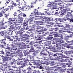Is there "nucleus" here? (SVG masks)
I'll use <instances>...</instances> for the list:
<instances>
[{"label":"nucleus","instance_id":"nucleus-1","mask_svg":"<svg viewBox=\"0 0 73 73\" xmlns=\"http://www.w3.org/2000/svg\"><path fill=\"white\" fill-rule=\"evenodd\" d=\"M55 37H61V38H62L63 37H64V38H63V39L64 40H66V37H72V35L70 34V36H68L67 35L65 34L64 35H63L62 34H55Z\"/></svg>","mask_w":73,"mask_h":73},{"label":"nucleus","instance_id":"nucleus-2","mask_svg":"<svg viewBox=\"0 0 73 73\" xmlns=\"http://www.w3.org/2000/svg\"><path fill=\"white\" fill-rule=\"evenodd\" d=\"M50 4H52L51 5L50 4H48V5H50L49 6V7H52L51 8L52 9H57V6L56 5H54V4H56L57 5H60V6H61V3H56L54 2H50Z\"/></svg>","mask_w":73,"mask_h":73},{"label":"nucleus","instance_id":"nucleus-3","mask_svg":"<svg viewBox=\"0 0 73 73\" xmlns=\"http://www.w3.org/2000/svg\"><path fill=\"white\" fill-rule=\"evenodd\" d=\"M35 12L34 11L32 12L31 14V15H30V18L29 20L28 19H27V22H29H29H32L33 21V18H35V17H38V16L36 15H35V13H34Z\"/></svg>","mask_w":73,"mask_h":73},{"label":"nucleus","instance_id":"nucleus-4","mask_svg":"<svg viewBox=\"0 0 73 73\" xmlns=\"http://www.w3.org/2000/svg\"><path fill=\"white\" fill-rule=\"evenodd\" d=\"M60 9L61 10V11L59 12V13L61 15H65V13H66L67 11H69L70 10V9H64L62 7H60Z\"/></svg>","mask_w":73,"mask_h":73},{"label":"nucleus","instance_id":"nucleus-5","mask_svg":"<svg viewBox=\"0 0 73 73\" xmlns=\"http://www.w3.org/2000/svg\"><path fill=\"white\" fill-rule=\"evenodd\" d=\"M25 63L23 62V61H21L20 62L18 61L17 64L18 65H22L21 67L22 68H24L25 65H26V64H27L28 62H29V60L28 59H25Z\"/></svg>","mask_w":73,"mask_h":73},{"label":"nucleus","instance_id":"nucleus-6","mask_svg":"<svg viewBox=\"0 0 73 73\" xmlns=\"http://www.w3.org/2000/svg\"><path fill=\"white\" fill-rule=\"evenodd\" d=\"M32 61H34V64H35L36 65L39 66L41 65V64H45L44 63H42L40 62V60H35L34 59Z\"/></svg>","mask_w":73,"mask_h":73},{"label":"nucleus","instance_id":"nucleus-7","mask_svg":"<svg viewBox=\"0 0 73 73\" xmlns=\"http://www.w3.org/2000/svg\"><path fill=\"white\" fill-rule=\"evenodd\" d=\"M22 9H23L25 11H29L31 10V7L29 5H25L22 7Z\"/></svg>","mask_w":73,"mask_h":73},{"label":"nucleus","instance_id":"nucleus-8","mask_svg":"<svg viewBox=\"0 0 73 73\" xmlns=\"http://www.w3.org/2000/svg\"><path fill=\"white\" fill-rule=\"evenodd\" d=\"M45 69L46 70H53L54 71H57V67L56 66H53L51 67H49L48 66L45 67Z\"/></svg>","mask_w":73,"mask_h":73},{"label":"nucleus","instance_id":"nucleus-9","mask_svg":"<svg viewBox=\"0 0 73 73\" xmlns=\"http://www.w3.org/2000/svg\"><path fill=\"white\" fill-rule=\"evenodd\" d=\"M52 20H53V18H48L47 19H45V20L42 19L40 21H38V23H44V22H42L45 21V22H46L47 21H52Z\"/></svg>","mask_w":73,"mask_h":73},{"label":"nucleus","instance_id":"nucleus-10","mask_svg":"<svg viewBox=\"0 0 73 73\" xmlns=\"http://www.w3.org/2000/svg\"><path fill=\"white\" fill-rule=\"evenodd\" d=\"M68 13H69V14H67L66 16L65 17H66V19H63V20H64V21H66V20H68L69 19V18L68 17H70V16L72 15V14H71V12H67Z\"/></svg>","mask_w":73,"mask_h":73},{"label":"nucleus","instance_id":"nucleus-11","mask_svg":"<svg viewBox=\"0 0 73 73\" xmlns=\"http://www.w3.org/2000/svg\"><path fill=\"white\" fill-rule=\"evenodd\" d=\"M5 49H11V51L12 52H14L15 53H18L19 52V50H17V48L16 49H11V48L8 47V48H6Z\"/></svg>","mask_w":73,"mask_h":73},{"label":"nucleus","instance_id":"nucleus-12","mask_svg":"<svg viewBox=\"0 0 73 73\" xmlns=\"http://www.w3.org/2000/svg\"><path fill=\"white\" fill-rule=\"evenodd\" d=\"M34 11H34V12L35 13V14H34V15H41V16H42V15H44V13H38V12L37 11H36V9L34 10Z\"/></svg>","mask_w":73,"mask_h":73},{"label":"nucleus","instance_id":"nucleus-13","mask_svg":"<svg viewBox=\"0 0 73 73\" xmlns=\"http://www.w3.org/2000/svg\"><path fill=\"white\" fill-rule=\"evenodd\" d=\"M24 31V29H21L20 31L18 32V33L19 34L20 36V37H22V36L23 35V31Z\"/></svg>","mask_w":73,"mask_h":73},{"label":"nucleus","instance_id":"nucleus-14","mask_svg":"<svg viewBox=\"0 0 73 73\" xmlns=\"http://www.w3.org/2000/svg\"><path fill=\"white\" fill-rule=\"evenodd\" d=\"M64 41H63L62 40H61L60 42H58V45H56V46L57 47H58V46H61L62 45L61 44V43H65L66 44V43L64 42Z\"/></svg>","mask_w":73,"mask_h":73},{"label":"nucleus","instance_id":"nucleus-15","mask_svg":"<svg viewBox=\"0 0 73 73\" xmlns=\"http://www.w3.org/2000/svg\"><path fill=\"white\" fill-rule=\"evenodd\" d=\"M5 52H6L5 53V56H12V53H11L9 52L7 50H5Z\"/></svg>","mask_w":73,"mask_h":73},{"label":"nucleus","instance_id":"nucleus-16","mask_svg":"<svg viewBox=\"0 0 73 73\" xmlns=\"http://www.w3.org/2000/svg\"><path fill=\"white\" fill-rule=\"evenodd\" d=\"M57 29H58L57 28L55 29H52L51 30H49V31H51V32H52V33H55L57 32Z\"/></svg>","mask_w":73,"mask_h":73},{"label":"nucleus","instance_id":"nucleus-17","mask_svg":"<svg viewBox=\"0 0 73 73\" xmlns=\"http://www.w3.org/2000/svg\"><path fill=\"white\" fill-rule=\"evenodd\" d=\"M47 31V29L46 28H44L43 29H42L39 31H38V32H39V34H42V35L44 33L43 31Z\"/></svg>","mask_w":73,"mask_h":73},{"label":"nucleus","instance_id":"nucleus-18","mask_svg":"<svg viewBox=\"0 0 73 73\" xmlns=\"http://www.w3.org/2000/svg\"><path fill=\"white\" fill-rule=\"evenodd\" d=\"M9 20H10V21H15V22H14L15 23H20V22H17V21L16 22V19L15 18H10L9 19Z\"/></svg>","mask_w":73,"mask_h":73},{"label":"nucleus","instance_id":"nucleus-19","mask_svg":"<svg viewBox=\"0 0 73 73\" xmlns=\"http://www.w3.org/2000/svg\"><path fill=\"white\" fill-rule=\"evenodd\" d=\"M22 45V46H25V44L23 42H22L21 43H19L18 45V48L19 49H21V46Z\"/></svg>","mask_w":73,"mask_h":73},{"label":"nucleus","instance_id":"nucleus-20","mask_svg":"<svg viewBox=\"0 0 73 73\" xmlns=\"http://www.w3.org/2000/svg\"><path fill=\"white\" fill-rule=\"evenodd\" d=\"M13 38L14 39H15V40H14V41H15V42H17V41H18V40H19V38H18V36H17V35L13 36Z\"/></svg>","mask_w":73,"mask_h":73},{"label":"nucleus","instance_id":"nucleus-21","mask_svg":"<svg viewBox=\"0 0 73 73\" xmlns=\"http://www.w3.org/2000/svg\"><path fill=\"white\" fill-rule=\"evenodd\" d=\"M58 55H60L59 56V57H61V58H66V56L64 55H63L62 54H61V53H56Z\"/></svg>","mask_w":73,"mask_h":73},{"label":"nucleus","instance_id":"nucleus-22","mask_svg":"<svg viewBox=\"0 0 73 73\" xmlns=\"http://www.w3.org/2000/svg\"><path fill=\"white\" fill-rule=\"evenodd\" d=\"M44 23H47V24H50V25L47 26L46 27L48 28H49V27H50L51 25H53V24L54 23H52V22H48L47 21L46 22H44Z\"/></svg>","mask_w":73,"mask_h":73},{"label":"nucleus","instance_id":"nucleus-23","mask_svg":"<svg viewBox=\"0 0 73 73\" xmlns=\"http://www.w3.org/2000/svg\"><path fill=\"white\" fill-rule=\"evenodd\" d=\"M5 41H6V38H5L1 40H0V42L3 43V44H4V45H5V44H6V43H5Z\"/></svg>","mask_w":73,"mask_h":73},{"label":"nucleus","instance_id":"nucleus-24","mask_svg":"<svg viewBox=\"0 0 73 73\" xmlns=\"http://www.w3.org/2000/svg\"><path fill=\"white\" fill-rule=\"evenodd\" d=\"M59 59H60V60H59L58 61H60V62H66V59H63L62 58H59Z\"/></svg>","mask_w":73,"mask_h":73},{"label":"nucleus","instance_id":"nucleus-25","mask_svg":"<svg viewBox=\"0 0 73 73\" xmlns=\"http://www.w3.org/2000/svg\"><path fill=\"white\" fill-rule=\"evenodd\" d=\"M31 48L30 50V52H36L35 50H34V48L33 46L32 45H31L30 46Z\"/></svg>","mask_w":73,"mask_h":73},{"label":"nucleus","instance_id":"nucleus-26","mask_svg":"<svg viewBox=\"0 0 73 73\" xmlns=\"http://www.w3.org/2000/svg\"><path fill=\"white\" fill-rule=\"evenodd\" d=\"M38 37V38H34V39H35V40H41V39H42V38L43 37V36H40L39 35H37Z\"/></svg>","mask_w":73,"mask_h":73},{"label":"nucleus","instance_id":"nucleus-27","mask_svg":"<svg viewBox=\"0 0 73 73\" xmlns=\"http://www.w3.org/2000/svg\"><path fill=\"white\" fill-rule=\"evenodd\" d=\"M66 28H67V29H70V30H68V31H70L72 29L70 27H69L70 25H69L68 24H66L65 25Z\"/></svg>","mask_w":73,"mask_h":73},{"label":"nucleus","instance_id":"nucleus-28","mask_svg":"<svg viewBox=\"0 0 73 73\" xmlns=\"http://www.w3.org/2000/svg\"><path fill=\"white\" fill-rule=\"evenodd\" d=\"M4 21V19H0V23H1V25H4V24L7 23V22H3Z\"/></svg>","mask_w":73,"mask_h":73},{"label":"nucleus","instance_id":"nucleus-29","mask_svg":"<svg viewBox=\"0 0 73 73\" xmlns=\"http://www.w3.org/2000/svg\"><path fill=\"white\" fill-rule=\"evenodd\" d=\"M60 30H59V32H62V31H68V30H70V29H66L65 27H63L60 29Z\"/></svg>","mask_w":73,"mask_h":73},{"label":"nucleus","instance_id":"nucleus-30","mask_svg":"<svg viewBox=\"0 0 73 73\" xmlns=\"http://www.w3.org/2000/svg\"><path fill=\"white\" fill-rule=\"evenodd\" d=\"M14 29V27H13V26L11 25L10 26V27L8 29L9 31H13V29Z\"/></svg>","mask_w":73,"mask_h":73},{"label":"nucleus","instance_id":"nucleus-31","mask_svg":"<svg viewBox=\"0 0 73 73\" xmlns=\"http://www.w3.org/2000/svg\"><path fill=\"white\" fill-rule=\"evenodd\" d=\"M0 9H1V11H2L3 13H5V9H4V7L2 8L0 7Z\"/></svg>","mask_w":73,"mask_h":73},{"label":"nucleus","instance_id":"nucleus-32","mask_svg":"<svg viewBox=\"0 0 73 73\" xmlns=\"http://www.w3.org/2000/svg\"><path fill=\"white\" fill-rule=\"evenodd\" d=\"M27 69L28 71L27 73H31V72H32V69H31V68L30 67H29L27 68Z\"/></svg>","mask_w":73,"mask_h":73},{"label":"nucleus","instance_id":"nucleus-33","mask_svg":"<svg viewBox=\"0 0 73 73\" xmlns=\"http://www.w3.org/2000/svg\"><path fill=\"white\" fill-rule=\"evenodd\" d=\"M53 38V37L52 36H48L47 37L45 38L46 40H51V39Z\"/></svg>","mask_w":73,"mask_h":73},{"label":"nucleus","instance_id":"nucleus-34","mask_svg":"<svg viewBox=\"0 0 73 73\" xmlns=\"http://www.w3.org/2000/svg\"><path fill=\"white\" fill-rule=\"evenodd\" d=\"M28 21H27V22H24V23L23 24V25L24 26H27V25H28Z\"/></svg>","mask_w":73,"mask_h":73},{"label":"nucleus","instance_id":"nucleus-35","mask_svg":"<svg viewBox=\"0 0 73 73\" xmlns=\"http://www.w3.org/2000/svg\"><path fill=\"white\" fill-rule=\"evenodd\" d=\"M9 58H10V57L8 56H5L4 58V60L6 61H7L8 60V59H9Z\"/></svg>","mask_w":73,"mask_h":73},{"label":"nucleus","instance_id":"nucleus-36","mask_svg":"<svg viewBox=\"0 0 73 73\" xmlns=\"http://www.w3.org/2000/svg\"><path fill=\"white\" fill-rule=\"evenodd\" d=\"M27 57H28V58H29L30 59H31L32 60H33L34 58V57L33 56H31L30 55H28Z\"/></svg>","mask_w":73,"mask_h":73},{"label":"nucleus","instance_id":"nucleus-37","mask_svg":"<svg viewBox=\"0 0 73 73\" xmlns=\"http://www.w3.org/2000/svg\"><path fill=\"white\" fill-rule=\"evenodd\" d=\"M21 28V27L19 26H16V30H17V31H19L20 29V28Z\"/></svg>","mask_w":73,"mask_h":73},{"label":"nucleus","instance_id":"nucleus-38","mask_svg":"<svg viewBox=\"0 0 73 73\" xmlns=\"http://www.w3.org/2000/svg\"><path fill=\"white\" fill-rule=\"evenodd\" d=\"M67 72L68 73H73V69L69 70H68L67 71Z\"/></svg>","mask_w":73,"mask_h":73},{"label":"nucleus","instance_id":"nucleus-39","mask_svg":"<svg viewBox=\"0 0 73 73\" xmlns=\"http://www.w3.org/2000/svg\"><path fill=\"white\" fill-rule=\"evenodd\" d=\"M13 31H11L9 30V34H8V35H10V36H12V35H13Z\"/></svg>","mask_w":73,"mask_h":73},{"label":"nucleus","instance_id":"nucleus-40","mask_svg":"<svg viewBox=\"0 0 73 73\" xmlns=\"http://www.w3.org/2000/svg\"><path fill=\"white\" fill-rule=\"evenodd\" d=\"M5 31H2L0 33V35L3 36L5 34Z\"/></svg>","mask_w":73,"mask_h":73},{"label":"nucleus","instance_id":"nucleus-41","mask_svg":"<svg viewBox=\"0 0 73 73\" xmlns=\"http://www.w3.org/2000/svg\"><path fill=\"white\" fill-rule=\"evenodd\" d=\"M12 5H13V6L14 5L15 7H17V5L16 4V3H12Z\"/></svg>","mask_w":73,"mask_h":73},{"label":"nucleus","instance_id":"nucleus-42","mask_svg":"<svg viewBox=\"0 0 73 73\" xmlns=\"http://www.w3.org/2000/svg\"><path fill=\"white\" fill-rule=\"evenodd\" d=\"M64 1L65 2H67V3H69V2H73V0H64Z\"/></svg>","mask_w":73,"mask_h":73},{"label":"nucleus","instance_id":"nucleus-43","mask_svg":"<svg viewBox=\"0 0 73 73\" xmlns=\"http://www.w3.org/2000/svg\"><path fill=\"white\" fill-rule=\"evenodd\" d=\"M8 16H9V14H5V17L7 19H8Z\"/></svg>","mask_w":73,"mask_h":73},{"label":"nucleus","instance_id":"nucleus-44","mask_svg":"<svg viewBox=\"0 0 73 73\" xmlns=\"http://www.w3.org/2000/svg\"><path fill=\"white\" fill-rule=\"evenodd\" d=\"M60 21V22H62L63 21V19H61V18H59L58 19V21Z\"/></svg>","mask_w":73,"mask_h":73},{"label":"nucleus","instance_id":"nucleus-45","mask_svg":"<svg viewBox=\"0 0 73 73\" xmlns=\"http://www.w3.org/2000/svg\"><path fill=\"white\" fill-rule=\"evenodd\" d=\"M5 33H7V35H8V34H9V30H8L7 31H5Z\"/></svg>","mask_w":73,"mask_h":73},{"label":"nucleus","instance_id":"nucleus-46","mask_svg":"<svg viewBox=\"0 0 73 73\" xmlns=\"http://www.w3.org/2000/svg\"><path fill=\"white\" fill-rule=\"evenodd\" d=\"M65 47L66 48H70V46L66 44V46Z\"/></svg>","mask_w":73,"mask_h":73},{"label":"nucleus","instance_id":"nucleus-47","mask_svg":"<svg viewBox=\"0 0 73 73\" xmlns=\"http://www.w3.org/2000/svg\"><path fill=\"white\" fill-rule=\"evenodd\" d=\"M24 54H26L25 55V56H26V54H27V51H26L25 50H24Z\"/></svg>","mask_w":73,"mask_h":73},{"label":"nucleus","instance_id":"nucleus-48","mask_svg":"<svg viewBox=\"0 0 73 73\" xmlns=\"http://www.w3.org/2000/svg\"><path fill=\"white\" fill-rule=\"evenodd\" d=\"M14 7V6H13V5H12V6H10V9H13Z\"/></svg>","mask_w":73,"mask_h":73},{"label":"nucleus","instance_id":"nucleus-49","mask_svg":"<svg viewBox=\"0 0 73 73\" xmlns=\"http://www.w3.org/2000/svg\"><path fill=\"white\" fill-rule=\"evenodd\" d=\"M34 3L35 4L36 3V2L32 3L31 5V8H33V7H34V6H33V5H32L33 4H34Z\"/></svg>","mask_w":73,"mask_h":73},{"label":"nucleus","instance_id":"nucleus-50","mask_svg":"<svg viewBox=\"0 0 73 73\" xmlns=\"http://www.w3.org/2000/svg\"><path fill=\"white\" fill-rule=\"evenodd\" d=\"M55 65H56V66H59V65H60V64H59V63H55Z\"/></svg>","mask_w":73,"mask_h":73},{"label":"nucleus","instance_id":"nucleus-51","mask_svg":"<svg viewBox=\"0 0 73 73\" xmlns=\"http://www.w3.org/2000/svg\"><path fill=\"white\" fill-rule=\"evenodd\" d=\"M12 24V22L10 21L8 22V24L9 25H11Z\"/></svg>","mask_w":73,"mask_h":73},{"label":"nucleus","instance_id":"nucleus-52","mask_svg":"<svg viewBox=\"0 0 73 73\" xmlns=\"http://www.w3.org/2000/svg\"><path fill=\"white\" fill-rule=\"evenodd\" d=\"M48 59H49L50 60H53V58H52V56H50L49 58H48Z\"/></svg>","mask_w":73,"mask_h":73},{"label":"nucleus","instance_id":"nucleus-53","mask_svg":"<svg viewBox=\"0 0 73 73\" xmlns=\"http://www.w3.org/2000/svg\"><path fill=\"white\" fill-rule=\"evenodd\" d=\"M22 4V3H21L18 2V5H21V4Z\"/></svg>","mask_w":73,"mask_h":73},{"label":"nucleus","instance_id":"nucleus-54","mask_svg":"<svg viewBox=\"0 0 73 73\" xmlns=\"http://www.w3.org/2000/svg\"><path fill=\"white\" fill-rule=\"evenodd\" d=\"M9 70H11V73H13V69L11 68L10 69H9Z\"/></svg>","mask_w":73,"mask_h":73},{"label":"nucleus","instance_id":"nucleus-55","mask_svg":"<svg viewBox=\"0 0 73 73\" xmlns=\"http://www.w3.org/2000/svg\"><path fill=\"white\" fill-rule=\"evenodd\" d=\"M36 26H35V25H32V28H34V29H35L36 28Z\"/></svg>","mask_w":73,"mask_h":73},{"label":"nucleus","instance_id":"nucleus-56","mask_svg":"<svg viewBox=\"0 0 73 73\" xmlns=\"http://www.w3.org/2000/svg\"><path fill=\"white\" fill-rule=\"evenodd\" d=\"M4 37H5V38H7V34H5L4 35Z\"/></svg>","mask_w":73,"mask_h":73},{"label":"nucleus","instance_id":"nucleus-57","mask_svg":"<svg viewBox=\"0 0 73 73\" xmlns=\"http://www.w3.org/2000/svg\"><path fill=\"white\" fill-rule=\"evenodd\" d=\"M69 21H70L71 23H73V19H68Z\"/></svg>","mask_w":73,"mask_h":73},{"label":"nucleus","instance_id":"nucleus-58","mask_svg":"<svg viewBox=\"0 0 73 73\" xmlns=\"http://www.w3.org/2000/svg\"><path fill=\"white\" fill-rule=\"evenodd\" d=\"M23 17H20V21H23Z\"/></svg>","mask_w":73,"mask_h":73},{"label":"nucleus","instance_id":"nucleus-59","mask_svg":"<svg viewBox=\"0 0 73 73\" xmlns=\"http://www.w3.org/2000/svg\"><path fill=\"white\" fill-rule=\"evenodd\" d=\"M23 17H27V15L23 13Z\"/></svg>","mask_w":73,"mask_h":73},{"label":"nucleus","instance_id":"nucleus-60","mask_svg":"<svg viewBox=\"0 0 73 73\" xmlns=\"http://www.w3.org/2000/svg\"><path fill=\"white\" fill-rule=\"evenodd\" d=\"M16 14H17V13H16V12H15L13 14V15L14 16H16L17 15Z\"/></svg>","mask_w":73,"mask_h":73},{"label":"nucleus","instance_id":"nucleus-61","mask_svg":"<svg viewBox=\"0 0 73 73\" xmlns=\"http://www.w3.org/2000/svg\"><path fill=\"white\" fill-rule=\"evenodd\" d=\"M23 3L24 5H26V4H27V3L26 2H25V1H24V0L23 1Z\"/></svg>","mask_w":73,"mask_h":73},{"label":"nucleus","instance_id":"nucleus-62","mask_svg":"<svg viewBox=\"0 0 73 73\" xmlns=\"http://www.w3.org/2000/svg\"><path fill=\"white\" fill-rule=\"evenodd\" d=\"M61 0H55L54 1L55 2H58V1H61Z\"/></svg>","mask_w":73,"mask_h":73},{"label":"nucleus","instance_id":"nucleus-63","mask_svg":"<svg viewBox=\"0 0 73 73\" xmlns=\"http://www.w3.org/2000/svg\"><path fill=\"white\" fill-rule=\"evenodd\" d=\"M2 16H3V13H0V17H2Z\"/></svg>","mask_w":73,"mask_h":73},{"label":"nucleus","instance_id":"nucleus-64","mask_svg":"<svg viewBox=\"0 0 73 73\" xmlns=\"http://www.w3.org/2000/svg\"><path fill=\"white\" fill-rule=\"evenodd\" d=\"M4 52L2 51L0 52V54H4Z\"/></svg>","mask_w":73,"mask_h":73}]
</instances>
